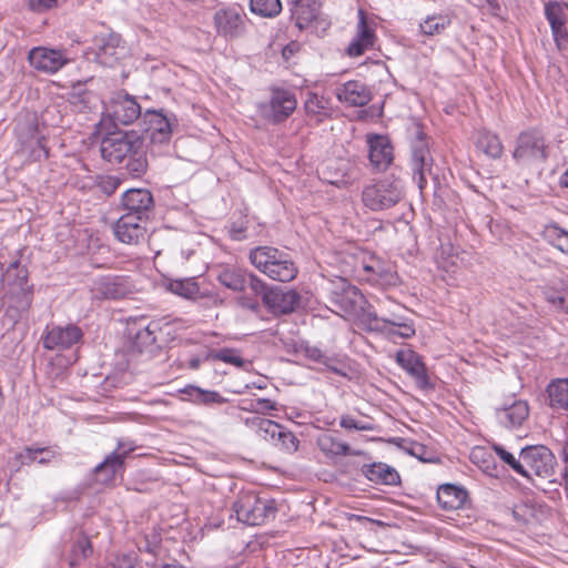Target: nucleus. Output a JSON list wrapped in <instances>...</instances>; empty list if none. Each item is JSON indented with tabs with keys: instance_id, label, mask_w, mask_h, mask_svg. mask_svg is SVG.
I'll return each mask as SVG.
<instances>
[{
	"instance_id": "9b49d317",
	"label": "nucleus",
	"mask_w": 568,
	"mask_h": 568,
	"mask_svg": "<svg viewBox=\"0 0 568 568\" xmlns=\"http://www.w3.org/2000/svg\"><path fill=\"white\" fill-rule=\"evenodd\" d=\"M523 460L524 477L529 478L532 474L541 478H548L554 474L556 457L552 452L544 445L528 446L520 450Z\"/></svg>"
},
{
	"instance_id": "09e8293b",
	"label": "nucleus",
	"mask_w": 568,
	"mask_h": 568,
	"mask_svg": "<svg viewBox=\"0 0 568 568\" xmlns=\"http://www.w3.org/2000/svg\"><path fill=\"white\" fill-rule=\"evenodd\" d=\"M271 444L287 453H294L298 448L300 440L292 432L281 427L280 434L276 435L275 440Z\"/></svg>"
},
{
	"instance_id": "49530a36",
	"label": "nucleus",
	"mask_w": 568,
	"mask_h": 568,
	"mask_svg": "<svg viewBox=\"0 0 568 568\" xmlns=\"http://www.w3.org/2000/svg\"><path fill=\"white\" fill-rule=\"evenodd\" d=\"M450 24V19L444 14L427 17L420 24V31L425 36L442 33Z\"/></svg>"
},
{
	"instance_id": "7c9ffc66",
	"label": "nucleus",
	"mask_w": 568,
	"mask_h": 568,
	"mask_svg": "<svg viewBox=\"0 0 568 568\" xmlns=\"http://www.w3.org/2000/svg\"><path fill=\"white\" fill-rule=\"evenodd\" d=\"M158 331L159 324L155 322L140 327L133 335L132 349L140 354H153L159 348L156 344Z\"/></svg>"
},
{
	"instance_id": "4d7b16f0",
	"label": "nucleus",
	"mask_w": 568,
	"mask_h": 568,
	"mask_svg": "<svg viewBox=\"0 0 568 568\" xmlns=\"http://www.w3.org/2000/svg\"><path fill=\"white\" fill-rule=\"evenodd\" d=\"M161 538L158 534L153 532L152 535L145 536L142 540L139 541L138 548L140 551H144L148 554L156 555L158 548L160 546Z\"/></svg>"
},
{
	"instance_id": "e433bc0d",
	"label": "nucleus",
	"mask_w": 568,
	"mask_h": 568,
	"mask_svg": "<svg viewBox=\"0 0 568 568\" xmlns=\"http://www.w3.org/2000/svg\"><path fill=\"white\" fill-rule=\"evenodd\" d=\"M186 399L197 405L224 404L226 399L215 390L203 389L199 386L189 385L181 390Z\"/></svg>"
},
{
	"instance_id": "4c0bfd02",
	"label": "nucleus",
	"mask_w": 568,
	"mask_h": 568,
	"mask_svg": "<svg viewBox=\"0 0 568 568\" xmlns=\"http://www.w3.org/2000/svg\"><path fill=\"white\" fill-rule=\"evenodd\" d=\"M125 287L119 282L103 277L93 283L92 293L97 298L118 300L125 295Z\"/></svg>"
},
{
	"instance_id": "c03bdc74",
	"label": "nucleus",
	"mask_w": 568,
	"mask_h": 568,
	"mask_svg": "<svg viewBox=\"0 0 568 568\" xmlns=\"http://www.w3.org/2000/svg\"><path fill=\"white\" fill-rule=\"evenodd\" d=\"M126 160L128 162L125 168L130 175L140 178L146 172L148 160L143 142L141 143V148H136V150H134Z\"/></svg>"
},
{
	"instance_id": "39448f33",
	"label": "nucleus",
	"mask_w": 568,
	"mask_h": 568,
	"mask_svg": "<svg viewBox=\"0 0 568 568\" xmlns=\"http://www.w3.org/2000/svg\"><path fill=\"white\" fill-rule=\"evenodd\" d=\"M236 519L248 526H258L273 519L277 511L275 501L253 491H241L233 503Z\"/></svg>"
},
{
	"instance_id": "f8f14e48",
	"label": "nucleus",
	"mask_w": 568,
	"mask_h": 568,
	"mask_svg": "<svg viewBox=\"0 0 568 568\" xmlns=\"http://www.w3.org/2000/svg\"><path fill=\"white\" fill-rule=\"evenodd\" d=\"M568 3L557 0L549 1L544 6V14L551 30L556 48L559 51L568 49L567 12Z\"/></svg>"
},
{
	"instance_id": "37998d69",
	"label": "nucleus",
	"mask_w": 568,
	"mask_h": 568,
	"mask_svg": "<svg viewBox=\"0 0 568 568\" xmlns=\"http://www.w3.org/2000/svg\"><path fill=\"white\" fill-rule=\"evenodd\" d=\"M544 239L562 253H568V231L555 223L545 226Z\"/></svg>"
},
{
	"instance_id": "ea45409f",
	"label": "nucleus",
	"mask_w": 568,
	"mask_h": 568,
	"mask_svg": "<svg viewBox=\"0 0 568 568\" xmlns=\"http://www.w3.org/2000/svg\"><path fill=\"white\" fill-rule=\"evenodd\" d=\"M476 146L491 159L500 158L504 151V146L498 135L488 131L479 132L476 140Z\"/></svg>"
},
{
	"instance_id": "9d476101",
	"label": "nucleus",
	"mask_w": 568,
	"mask_h": 568,
	"mask_svg": "<svg viewBox=\"0 0 568 568\" xmlns=\"http://www.w3.org/2000/svg\"><path fill=\"white\" fill-rule=\"evenodd\" d=\"M18 139L16 153L26 161H42L48 159L49 151L45 138L32 123H19L16 126Z\"/></svg>"
},
{
	"instance_id": "6ab92c4d",
	"label": "nucleus",
	"mask_w": 568,
	"mask_h": 568,
	"mask_svg": "<svg viewBox=\"0 0 568 568\" xmlns=\"http://www.w3.org/2000/svg\"><path fill=\"white\" fill-rule=\"evenodd\" d=\"M93 45L98 62L104 67H113L125 52L121 37L115 33L97 36Z\"/></svg>"
},
{
	"instance_id": "473e14b6",
	"label": "nucleus",
	"mask_w": 568,
	"mask_h": 568,
	"mask_svg": "<svg viewBox=\"0 0 568 568\" xmlns=\"http://www.w3.org/2000/svg\"><path fill=\"white\" fill-rule=\"evenodd\" d=\"M467 493L463 488L445 484L437 489V501L444 510H455L464 506Z\"/></svg>"
},
{
	"instance_id": "bb28decb",
	"label": "nucleus",
	"mask_w": 568,
	"mask_h": 568,
	"mask_svg": "<svg viewBox=\"0 0 568 568\" xmlns=\"http://www.w3.org/2000/svg\"><path fill=\"white\" fill-rule=\"evenodd\" d=\"M336 98L348 106H364L372 100V92L365 83L352 80L336 88Z\"/></svg>"
},
{
	"instance_id": "4468645a",
	"label": "nucleus",
	"mask_w": 568,
	"mask_h": 568,
	"mask_svg": "<svg viewBox=\"0 0 568 568\" xmlns=\"http://www.w3.org/2000/svg\"><path fill=\"white\" fill-rule=\"evenodd\" d=\"M410 165L414 180L418 189L423 191L427 184V176L433 174V158L420 131L417 132L416 139L412 144Z\"/></svg>"
},
{
	"instance_id": "69168bd1",
	"label": "nucleus",
	"mask_w": 568,
	"mask_h": 568,
	"mask_svg": "<svg viewBox=\"0 0 568 568\" xmlns=\"http://www.w3.org/2000/svg\"><path fill=\"white\" fill-rule=\"evenodd\" d=\"M43 456L38 458L37 457V463L40 464V465H47L49 464L53 458H55L57 456V453L51 449V453L49 454H42Z\"/></svg>"
},
{
	"instance_id": "4be33fe9",
	"label": "nucleus",
	"mask_w": 568,
	"mask_h": 568,
	"mask_svg": "<svg viewBox=\"0 0 568 568\" xmlns=\"http://www.w3.org/2000/svg\"><path fill=\"white\" fill-rule=\"evenodd\" d=\"M217 34L225 38H236L244 27V18L239 7L232 6L219 9L213 17Z\"/></svg>"
},
{
	"instance_id": "a18cd8bd",
	"label": "nucleus",
	"mask_w": 568,
	"mask_h": 568,
	"mask_svg": "<svg viewBox=\"0 0 568 568\" xmlns=\"http://www.w3.org/2000/svg\"><path fill=\"white\" fill-rule=\"evenodd\" d=\"M92 554V547L90 540L85 536L79 537L72 548L69 556V565L71 568L79 566L85 558Z\"/></svg>"
},
{
	"instance_id": "20e7f679",
	"label": "nucleus",
	"mask_w": 568,
	"mask_h": 568,
	"mask_svg": "<svg viewBox=\"0 0 568 568\" xmlns=\"http://www.w3.org/2000/svg\"><path fill=\"white\" fill-rule=\"evenodd\" d=\"M359 324L367 332L379 334L392 342L415 335L414 323L395 312L378 315L375 310H366L359 316Z\"/></svg>"
},
{
	"instance_id": "8fccbe9b",
	"label": "nucleus",
	"mask_w": 568,
	"mask_h": 568,
	"mask_svg": "<svg viewBox=\"0 0 568 568\" xmlns=\"http://www.w3.org/2000/svg\"><path fill=\"white\" fill-rule=\"evenodd\" d=\"M493 449L496 453V455L505 464H507L515 473H517L518 475H526L524 470L523 460L520 458L517 459L511 453H509L504 446L499 444H494Z\"/></svg>"
},
{
	"instance_id": "dca6fc26",
	"label": "nucleus",
	"mask_w": 568,
	"mask_h": 568,
	"mask_svg": "<svg viewBox=\"0 0 568 568\" xmlns=\"http://www.w3.org/2000/svg\"><path fill=\"white\" fill-rule=\"evenodd\" d=\"M82 336L81 328L74 324L48 325L43 335V347L49 351L68 349L78 344Z\"/></svg>"
},
{
	"instance_id": "13d9d810",
	"label": "nucleus",
	"mask_w": 568,
	"mask_h": 568,
	"mask_svg": "<svg viewBox=\"0 0 568 568\" xmlns=\"http://www.w3.org/2000/svg\"><path fill=\"white\" fill-rule=\"evenodd\" d=\"M545 297L548 303L552 304L554 306H556L560 310L568 312V297L567 296L560 295L552 291H547L545 293Z\"/></svg>"
},
{
	"instance_id": "052dcab7",
	"label": "nucleus",
	"mask_w": 568,
	"mask_h": 568,
	"mask_svg": "<svg viewBox=\"0 0 568 568\" xmlns=\"http://www.w3.org/2000/svg\"><path fill=\"white\" fill-rule=\"evenodd\" d=\"M304 353H305L306 357H308L317 363H321L325 357L323 352L315 346H306L304 349Z\"/></svg>"
},
{
	"instance_id": "2f4dec72",
	"label": "nucleus",
	"mask_w": 568,
	"mask_h": 568,
	"mask_svg": "<svg viewBox=\"0 0 568 568\" xmlns=\"http://www.w3.org/2000/svg\"><path fill=\"white\" fill-rule=\"evenodd\" d=\"M336 302L339 304L342 311L348 315H355L359 320L362 312L366 310H374L367 304L363 294L355 287L348 286L342 294L337 295Z\"/></svg>"
},
{
	"instance_id": "79ce46f5",
	"label": "nucleus",
	"mask_w": 568,
	"mask_h": 568,
	"mask_svg": "<svg viewBox=\"0 0 568 568\" xmlns=\"http://www.w3.org/2000/svg\"><path fill=\"white\" fill-rule=\"evenodd\" d=\"M304 109L307 115L327 116L331 112L329 100L315 92H308L304 102Z\"/></svg>"
},
{
	"instance_id": "6e6552de",
	"label": "nucleus",
	"mask_w": 568,
	"mask_h": 568,
	"mask_svg": "<svg viewBox=\"0 0 568 568\" xmlns=\"http://www.w3.org/2000/svg\"><path fill=\"white\" fill-rule=\"evenodd\" d=\"M106 135L102 139L100 151L102 158L110 163H121L136 148H141L143 140L133 131L111 132L105 130Z\"/></svg>"
},
{
	"instance_id": "0eeeda50",
	"label": "nucleus",
	"mask_w": 568,
	"mask_h": 568,
	"mask_svg": "<svg viewBox=\"0 0 568 568\" xmlns=\"http://www.w3.org/2000/svg\"><path fill=\"white\" fill-rule=\"evenodd\" d=\"M141 115L136 100L123 92L115 93L105 108V115L100 121L101 130H111L118 124L128 125Z\"/></svg>"
},
{
	"instance_id": "ddd939ff",
	"label": "nucleus",
	"mask_w": 568,
	"mask_h": 568,
	"mask_svg": "<svg viewBox=\"0 0 568 568\" xmlns=\"http://www.w3.org/2000/svg\"><path fill=\"white\" fill-rule=\"evenodd\" d=\"M28 61L37 71L53 74L71 62L65 50L38 47L30 50Z\"/></svg>"
},
{
	"instance_id": "338daca9",
	"label": "nucleus",
	"mask_w": 568,
	"mask_h": 568,
	"mask_svg": "<svg viewBox=\"0 0 568 568\" xmlns=\"http://www.w3.org/2000/svg\"><path fill=\"white\" fill-rule=\"evenodd\" d=\"M357 426L361 428H356V430H373L374 426L371 423L357 422Z\"/></svg>"
},
{
	"instance_id": "cd10ccee",
	"label": "nucleus",
	"mask_w": 568,
	"mask_h": 568,
	"mask_svg": "<svg viewBox=\"0 0 568 568\" xmlns=\"http://www.w3.org/2000/svg\"><path fill=\"white\" fill-rule=\"evenodd\" d=\"M216 280L226 288L241 292L246 287L248 280L254 281L256 276L242 267L225 265L216 268Z\"/></svg>"
},
{
	"instance_id": "58836bf2",
	"label": "nucleus",
	"mask_w": 568,
	"mask_h": 568,
	"mask_svg": "<svg viewBox=\"0 0 568 568\" xmlns=\"http://www.w3.org/2000/svg\"><path fill=\"white\" fill-rule=\"evenodd\" d=\"M317 446L324 455L331 458L346 456L349 454V446L329 433L318 436Z\"/></svg>"
},
{
	"instance_id": "7ed1b4c3",
	"label": "nucleus",
	"mask_w": 568,
	"mask_h": 568,
	"mask_svg": "<svg viewBox=\"0 0 568 568\" xmlns=\"http://www.w3.org/2000/svg\"><path fill=\"white\" fill-rule=\"evenodd\" d=\"M549 153L550 145L546 135L537 129H530L517 136L513 159L520 169L537 170L546 163Z\"/></svg>"
},
{
	"instance_id": "f257e3e1",
	"label": "nucleus",
	"mask_w": 568,
	"mask_h": 568,
	"mask_svg": "<svg viewBox=\"0 0 568 568\" xmlns=\"http://www.w3.org/2000/svg\"><path fill=\"white\" fill-rule=\"evenodd\" d=\"M1 282L8 301L7 314L17 322L32 304L33 291L28 285V270L16 260L7 267Z\"/></svg>"
},
{
	"instance_id": "5fc2aeb1",
	"label": "nucleus",
	"mask_w": 568,
	"mask_h": 568,
	"mask_svg": "<svg viewBox=\"0 0 568 568\" xmlns=\"http://www.w3.org/2000/svg\"><path fill=\"white\" fill-rule=\"evenodd\" d=\"M213 361V352L207 347H202L195 354H191L185 359V365L193 371H196L201 367L202 363Z\"/></svg>"
},
{
	"instance_id": "774afa93",
	"label": "nucleus",
	"mask_w": 568,
	"mask_h": 568,
	"mask_svg": "<svg viewBox=\"0 0 568 568\" xmlns=\"http://www.w3.org/2000/svg\"><path fill=\"white\" fill-rule=\"evenodd\" d=\"M559 184L562 187H568V170L560 176Z\"/></svg>"
},
{
	"instance_id": "a211bd4d",
	"label": "nucleus",
	"mask_w": 568,
	"mask_h": 568,
	"mask_svg": "<svg viewBox=\"0 0 568 568\" xmlns=\"http://www.w3.org/2000/svg\"><path fill=\"white\" fill-rule=\"evenodd\" d=\"M263 302L275 315L288 314L300 305L301 296L294 290L272 287L263 294Z\"/></svg>"
},
{
	"instance_id": "c85d7f7f",
	"label": "nucleus",
	"mask_w": 568,
	"mask_h": 568,
	"mask_svg": "<svg viewBox=\"0 0 568 568\" xmlns=\"http://www.w3.org/2000/svg\"><path fill=\"white\" fill-rule=\"evenodd\" d=\"M546 403L556 414H568V378H554L546 387Z\"/></svg>"
},
{
	"instance_id": "0e129e2a",
	"label": "nucleus",
	"mask_w": 568,
	"mask_h": 568,
	"mask_svg": "<svg viewBox=\"0 0 568 568\" xmlns=\"http://www.w3.org/2000/svg\"><path fill=\"white\" fill-rule=\"evenodd\" d=\"M105 568H133L126 559H116L115 562H110Z\"/></svg>"
},
{
	"instance_id": "aec40b11",
	"label": "nucleus",
	"mask_w": 568,
	"mask_h": 568,
	"mask_svg": "<svg viewBox=\"0 0 568 568\" xmlns=\"http://www.w3.org/2000/svg\"><path fill=\"white\" fill-rule=\"evenodd\" d=\"M132 450H134L132 444L119 442L116 449L95 467L94 471L98 480L102 484L112 481L114 476L123 469L124 459Z\"/></svg>"
},
{
	"instance_id": "603ef678",
	"label": "nucleus",
	"mask_w": 568,
	"mask_h": 568,
	"mask_svg": "<svg viewBox=\"0 0 568 568\" xmlns=\"http://www.w3.org/2000/svg\"><path fill=\"white\" fill-rule=\"evenodd\" d=\"M213 352V361H221L236 367H243L245 361L241 357L239 351L233 348H221V349H212Z\"/></svg>"
},
{
	"instance_id": "b1692460",
	"label": "nucleus",
	"mask_w": 568,
	"mask_h": 568,
	"mask_svg": "<svg viewBox=\"0 0 568 568\" xmlns=\"http://www.w3.org/2000/svg\"><path fill=\"white\" fill-rule=\"evenodd\" d=\"M498 423L506 428H518L529 416V405L524 399L506 400L503 406L496 408Z\"/></svg>"
},
{
	"instance_id": "f3484780",
	"label": "nucleus",
	"mask_w": 568,
	"mask_h": 568,
	"mask_svg": "<svg viewBox=\"0 0 568 568\" xmlns=\"http://www.w3.org/2000/svg\"><path fill=\"white\" fill-rule=\"evenodd\" d=\"M375 27L376 23L367 18L363 9H359L356 33L346 49L349 57H359L374 48L376 41Z\"/></svg>"
},
{
	"instance_id": "6e6d98bb",
	"label": "nucleus",
	"mask_w": 568,
	"mask_h": 568,
	"mask_svg": "<svg viewBox=\"0 0 568 568\" xmlns=\"http://www.w3.org/2000/svg\"><path fill=\"white\" fill-rule=\"evenodd\" d=\"M121 184V179L113 175L100 176L98 180L99 190L105 195L113 194Z\"/></svg>"
},
{
	"instance_id": "f03ea898",
	"label": "nucleus",
	"mask_w": 568,
	"mask_h": 568,
	"mask_svg": "<svg viewBox=\"0 0 568 568\" xmlns=\"http://www.w3.org/2000/svg\"><path fill=\"white\" fill-rule=\"evenodd\" d=\"M250 262L271 280L290 282L297 275V267L288 253L273 246H257L248 254Z\"/></svg>"
},
{
	"instance_id": "de8ad7c7",
	"label": "nucleus",
	"mask_w": 568,
	"mask_h": 568,
	"mask_svg": "<svg viewBox=\"0 0 568 568\" xmlns=\"http://www.w3.org/2000/svg\"><path fill=\"white\" fill-rule=\"evenodd\" d=\"M250 8L255 14L273 18L282 11V3L280 0H251Z\"/></svg>"
},
{
	"instance_id": "e2e57ef3",
	"label": "nucleus",
	"mask_w": 568,
	"mask_h": 568,
	"mask_svg": "<svg viewBox=\"0 0 568 568\" xmlns=\"http://www.w3.org/2000/svg\"><path fill=\"white\" fill-rule=\"evenodd\" d=\"M275 405L273 402L266 398H260L256 400L255 409H274Z\"/></svg>"
},
{
	"instance_id": "423d86ee",
	"label": "nucleus",
	"mask_w": 568,
	"mask_h": 568,
	"mask_svg": "<svg viewBox=\"0 0 568 568\" xmlns=\"http://www.w3.org/2000/svg\"><path fill=\"white\" fill-rule=\"evenodd\" d=\"M403 196L402 180L392 176L367 184L362 191V202L372 211L387 210L396 205Z\"/></svg>"
},
{
	"instance_id": "393cba45",
	"label": "nucleus",
	"mask_w": 568,
	"mask_h": 568,
	"mask_svg": "<svg viewBox=\"0 0 568 568\" xmlns=\"http://www.w3.org/2000/svg\"><path fill=\"white\" fill-rule=\"evenodd\" d=\"M396 363L405 369L420 389L430 387L429 378L422 357L412 349H399L395 355Z\"/></svg>"
},
{
	"instance_id": "f704fd0d",
	"label": "nucleus",
	"mask_w": 568,
	"mask_h": 568,
	"mask_svg": "<svg viewBox=\"0 0 568 568\" xmlns=\"http://www.w3.org/2000/svg\"><path fill=\"white\" fill-rule=\"evenodd\" d=\"M362 471L369 481L375 484L396 485L399 483L397 470L384 463L364 465Z\"/></svg>"
},
{
	"instance_id": "5701e85b",
	"label": "nucleus",
	"mask_w": 568,
	"mask_h": 568,
	"mask_svg": "<svg viewBox=\"0 0 568 568\" xmlns=\"http://www.w3.org/2000/svg\"><path fill=\"white\" fill-rule=\"evenodd\" d=\"M122 205L125 214L148 221L154 206L153 195L145 189H131L122 195Z\"/></svg>"
},
{
	"instance_id": "1a4fd4ad",
	"label": "nucleus",
	"mask_w": 568,
	"mask_h": 568,
	"mask_svg": "<svg viewBox=\"0 0 568 568\" xmlns=\"http://www.w3.org/2000/svg\"><path fill=\"white\" fill-rule=\"evenodd\" d=\"M297 106L295 93L280 87L270 89V99L258 104L261 116L273 124L284 122Z\"/></svg>"
},
{
	"instance_id": "a878e982",
	"label": "nucleus",
	"mask_w": 568,
	"mask_h": 568,
	"mask_svg": "<svg viewBox=\"0 0 568 568\" xmlns=\"http://www.w3.org/2000/svg\"><path fill=\"white\" fill-rule=\"evenodd\" d=\"M355 270L359 277L368 282L392 283L393 281L390 267L374 255H365Z\"/></svg>"
},
{
	"instance_id": "3c124183",
	"label": "nucleus",
	"mask_w": 568,
	"mask_h": 568,
	"mask_svg": "<svg viewBox=\"0 0 568 568\" xmlns=\"http://www.w3.org/2000/svg\"><path fill=\"white\" fill-rule=\"evenodd\" d=\"M295 4L298 19L308 22L316 18L320 8L317 0H295Z\"/></svg>"
},
{
	"instance_id": "bf43d9fd",
	"label": "nucleus",
	"mask_w": 568,
	"mask_h": 568,
	"mask_svg": "<svg viewBox=\"0 0 568 568\" xmlns=\"http://www.w3.org/2000/svg\"><path fill=\"white\" fill-rule=\"evenodd\" d=\"M58 0H29L30 8L34 11H45L55 7Z\"/></svg>"
},
{
	"instance_id": "c9c22d12",
	"label": "nucleus",
	"mask_w": 568,
	"mask_h": 568,
	"mask_svg": "<svg viewBox=\"0 0 568 568\" xmlns=\"http://www.w3.org/2000/svg\"><path fill=\"white\" fill-rule=\"evenodd\" d=\"M245 424L254 430L258 437L270 443L275 440V437L280 434V429L282 427L276 422L261 416L248 417L245 419Z\"/></svg>"
},
{
	"instance_id": "2eb2a0df",
	"label": "nucleus",
	"mask_w": 568,
	"mask_h": 568,
	"mask_svg": "<svg viewBox=\"0 0 568 568\" xmlns=\"http://www.w3.org/2000/svg\"><path fill=\"white\" fill-rule=\"evenodd\" d=\"M146 125V138L153 144H166L172 138L173 126L176 124L175 116H168L162 111L146 110L143 114Z\"/></svg>"
},
{
	"instance_id": "864d4df0",
	"label": "nucleus",
	"mask_w": 568,
	"mask_h": 568,
	"mask_svg": "<svg viewBox=\"0 0 568 568\" xmlns=\"http://www.w3.org/2000/svg\"><path fill=\"white\" fill-rule=\"evenodd\" d=\"M51 448L49 447H26L22 452L16 455V459L20 465H30L37 462L38 454H49Z\"/></svg>"
},
{
	"instance_id": "680f3d73",
	"label": "nucleus",
	"mask_w": 568,
	"mask_h": 568,
	"mask_svg": "<svg viewBox=\"0 0 568 568\" xmlns=\"http://www.w3.org/2000/svg\"><path fill=\"white\" fill-rule=\"evenodd\" d=\"M339 425L341 427L345 428V429H356V428H359L357 426V420H355L352 416L349 415H346V416H342L341 418V422H339Z\"/></svg>"
},
{
	"instance_id": "72a5a7b5",
	"label": "nucleus",
	"mask_w": 568,
	"mask_h": 568,
	"mask_svg": "<svg viewBox=\"0 0 568 568\" xmlns=\"http://www.w3.org/2000/svg\"><path fill=\"white\" fill-rule=\"evenodd\" d=\"M548 513L547 506L532 499L524 500L513 508L514 518L524 524L542 520Z\"/></svg>"
},
{
	"instance_id": "a19ab883",
	"label": "nucleus",
	"mask_w": 568,
	"mask_h": 568,
	"mask_svg": "<svg viewBox=\"0 0 568 568\" xmlns=\"http://www.w3.org/2000/svg\"><path fill=\"white\" fill-rule=\"evenodd\" d=\"M166 288L184 298L194 300L200 296V286L194 278L170 280Z\"/></svg>"
},
{
	"instance_id": "412c9836",
	"label": "nucleus",
	"mask_w": 568,
	"mask_h": 568,
	"mask_svg": "<svg viewBox=\"0 0 568 568\" xmlns=\"http://www.w3.org/2000/svg\"><path fill=\"white\" fill-rule=\"evenodd\" d=\"M145 220H140L133 214H123L114 224L113 233L120 242L136 245L145 240Z\"/></svg>"
},
{
	"instance_id": "c756f323",
	"label": "nucleus",
	"mask_w": 568,
	"mask_h": 568,
	"mask_svg": "<svg viewBox=\"0 0 568 568\" xmlns=\"http://www.w3.org/2000/svg\"><path fill=\"white\" fill-rule=\"evenodd\" d=\"M369 161L378 170L386 169L393 160V148L387 138L376 135L368 140Z\"/></svg>"
}]
</instances>
